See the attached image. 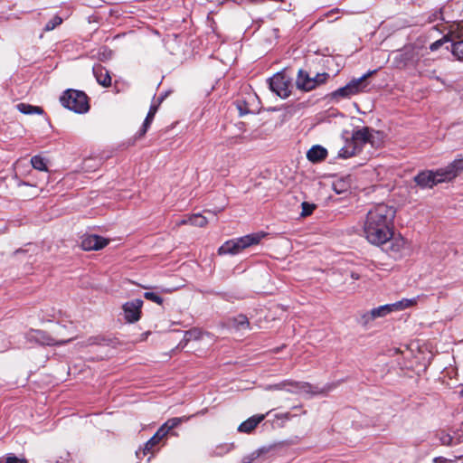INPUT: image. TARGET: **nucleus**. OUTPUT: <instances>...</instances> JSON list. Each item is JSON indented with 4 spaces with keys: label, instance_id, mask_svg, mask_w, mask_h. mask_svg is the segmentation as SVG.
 I'll return each mask as SVG.
<instances>
[{
    "label": "nucleus",
    "instance_id": "1",
    "mask_svg": "<svg viewBox=\"0 0 463 463\" xmlns=\"http://www.w3.org/2000/svg\"><path fill=\"white\" fill-rule=\"evenodd\" d=\"M395 214V208L384 203H379L371 209L364 225L366 240L377 246L385 244L393 234Z\"/></svg>",
    "mask_w": 463,
    "mask_h": 463
},
{
    "label": "nucleus",
    "instance_id": "2",
    "mask_svg": "<svg viewBox=\"0 0 463 463\" xmlns=\"http://www.w3.org/2000/svg\"><path fill=\"white\" fill-rule=\"evenodd\" d=\"M266 236L265 232L250 233L237 239L225 241L218 250L220 255L240 253L242 250L258 244Z\"/></svg>",
    "mask_w": 463,
    "mask_h": 463
},
{
    "label": "nucleus",
    "instance_id": "3",
    "mask_svg": "<svg viewBox=\"0 0 463 463\" xmlns=\"http://www.w3.org/2000/svg\"><path fill=\"white\" fill-rule=\"evenodd\" d=\"M332 389L331 385L324 387L314 386L306 382H296L291 380H285L279 383L268 385L266 390H286L289 392H303L313 395L324 394Z\"/></svg>",
    "mask_w": 463,
    "mask_h": 463
},
{
    "label": "nucleus",
    "instance_id": "4",
    "mask_svg": "<svg viewBox=\"0 0 463 463\" xmlns=\"http://www.w3.org/2000/svg\"><path fill=\"white\" fill-rule=\"evenodd\" d=\"M415 300L413 299H402L392 304H386L378 307L373 308L370 311L364 313L361 317V324L367 326L369 323L379 317H384L388 314L396 310H403L410 306L413 305Z\"/></svg>",
    "mask_w": 463,
    "mask_h": 463
},
{
    "label": "nucleus",
    "instance_id": "5",
    "mask_svg": "<svg viewBox=\"0 0 463 463\" xmlns=\"http://www.w3.org/2000/svg\"><path fill=\"white\" fill-rule=\"evenodd\" d=\"M60 100L63 107L76 113H85L90 109L87 95L80 90H68Z\"/></svg>",
    "mask_w": 463,
    "mask_h": 463
},
{
    "label": "nucleus",
    "instance_id": "6",
    "mask_svg": "<svg viewBox=\"0 0 463 463\" xmlns=\"http://www.w3.org/2000/svg\"><path fill=\"white\" fill-rule=\"evenodd\" d=\"M329 77L328 73H317L316 76L311 77L306 71L299 70L296 80L298 89L309 91L314 90L319 84L326 82Z\"/></svg>",
    "mask_w": 463,
    "mask_h": 463
},
{
    "label": "nucleus",
    "instance_id": "7",
    "mask_svg": "<svg viewBox=\"0 0 463 463\" xmlns=\"http://www.w3.org/2000/svg\"><path fill=\"white\" fill-rule=\"evenodd\" d=\"M269 86L272 92L282 99L291 93V80L284 72H278L269 79Z\"/></svg>",
    "mask_w": 463,
    "mask_h": 463
},
{
    "label": "nucleus",
    "instance_id": "8",
    "mask_svg": "<svg viewBox=\"0 0 463 463\" xmlns=\"http://www.w3.org/2000/svg\"><path fill=\"white\" fill-rule=\"evenodd\" d=\"M419 60L418 50L411 45L405 46L393 53V64L399 69L414 65Z\"/></svg>",
    "mask_w": 463,
    "mask_h": 463
},
{
    "label": "nucleus",
    "instance_id": "9",
    "mask_svg": "<svg viewBox=\"0 0 463 463\" xmlns=\"http://www.w3.org/2000/svg\"><path fill=\"white\" fill-rule=\"evenodd\" d=\"M375 72V71H368L362 77L358 79L352 80L349 83H347L345 86L339 88L336 90L334 93L335 97H342V98H348L353 95H355L359 93L360 91H363L366 86L367 83L365 82V80L373 75Z\"/></svg>",
    "mask_w": 463,
    "mask_h": 463
},
{
    "label": "nucleus",
    "instance_id": "10",
    "mask_svg": "<svg viewBox=\"0 0 463 463\" xmlns=\"http://www.w3.org/2000/svg\"><path fill=\"white\" fill-rule=\"evenodd\" d=\"M439 174V169L436 171L425 170L415 175L413 180L421 189L432 188L434 185L443 182V180H441L442 177L438 175Z\"/></svg>",
    "mask_w": 463,
    "mask_h": 463
},
{
    "label": "nucleus",
    "instance_id": "11",
    "mask_svg": "<svg viewBox=\"0 0 463 463\" xmlns=\"http://www.w3.org/2000/svg\"><path fill=\"white\" fill-rule=\"evenodd\" d=\"M385 244L387 245L385 250L394 259L402 257L408 250V242L402 236L392 235Z\"/></svg>",
    "mask_w": 463,
    "mask_h": 463
},
{
    "label": "nucleus",
    "instance_id": "12",
    "mask_svg": "<svg viewBox=\"0 0 463 463\" xmlns=\"http://www.w3.org/2000/svg\"><path fill=\"white\" fill-rule=\"evenodd\" d=\"M27 339L30 342H35L43 345H61L68 343V340H56L52 337L47 332L42 330H31L27 334Z\"/></svg>",
    "mask_w": 463,
    "mask_h": 463
},
{
    "label": "nucleus",
    "instance_id": "13",
    "mask_svg": "<svg viewBox=\"0 0 463 463\" xmlns=\"http://www.w3.org/2000/svg\"><path fill=\"white\" fill-rule=\"evenodd\" d=\"M143 301L139 298L126 302L123 307L124 317L128 323H135L140 319Z\"/></svg>",
    "mask_w": 463,
    "mask_h": 463
},
{
    "label": "nucleus",
    "instance_id": "14",
    "mask_svg": "<svg viewBox=\"0 0 463 463\" xmlns=\"http://www.w3.org/2000/svg\"><path fill=\"white\" fill-rule=\"evenodd\" d=\"M439 174L443 182H449L457 177L463 172V156L456 158L453 162L449 164L446 167L439 168Z\"/></svg>",
    "mask_w": 463,
    "mask_h": 463
},
{
    "label": "nucleus",
    "instance_id": "15",
    "mask_svg": "<svg viewBox=\"0 0 463 463\" xmlns=\"http://www.w3.org/2000/svg\"><path fill=\"white\" fill-rule=\"evenodd\" d=\"M109 244V240L99 235H86L81 240V248L84 250H99Z\"/></svg>",
    "mask_w": 463,
    "mask_h": 463
},
{
    "label": "nucleus",
    "instance_id": "16",
    "mask_svg": "<svg viewBox=\"0 0 463 463\" xmlns=\"http://www.w3.org/2000/svg\"><path fill=\"white\" fill-rule=\"evenodd\" d=\"M372 132L369 128H363L361 129L354 131L351 141L354 144L357 145L359 151L362 149V146L366 143H372Z\"/></svg>",
    "mask_w": 463,
    "mask_h": 463
},
{
    "label": "nucleus",
    "instance_id": "17",
    "mask_svg": "<svg viewBox=\"0 0 463 463\" xmlns=\"http://www.w3.org/2000/svg\"><path fill=\"white\" fill-rule=\"evenodd\" d=\"M265 414H256L243 422H241L238 427V431L242 433H250L264 419Z\"/></svg>",
    "mask_w": 463,
    "mask_h": 463
},
{
    "label": "nucleus",
    "instance_id": "18",
    "mask_svg": "<svg viewBox=\"0 0 463 463\" xmlns=\"http://www.w3.org/2000/svg\"><path fill=\"white\" fill-rule=\"evenodd\" d=\"M93 74L98 83L103 87H109L111 84V77L109 71L101 64H95L92 68Z\"/></svg>",
    "mask_w": 463,
    "mask_h": 463
},
{
    "label": "nucleus",
    "instance_id": "19",
    "mask_svg": "<svg viewBox=\"0 0 463 463\" xmlns=\"http://www.w3.org/2000/svg\"><path fill=\"white\" fill-rule=\"evenodd\" d=\"M327 156V150L320 145L313 146L307 152V158L312 163H318L326 159Z\"/></svg>",
    "mask_w": 463,
    "mask_h": 463
},
{
    "label": "nucleus",
    "instance_id": "20",
    "mask_svg": "<svg viewBox=\"0 0 463 463\" xmlns=\"http://www.w3.org/2000/svg\"><path fill=\"white\" fill-rule=\"evenodd\" d=\"M231 326L239 331L250 330V322L245 315H238L231 320Z\"/></svg>",
    "mask_w": 463,
    "mask_h": 463
},
{
    "label": "nucleus",
    "instance_id": "21",
    "mask_svg": "<svg viewBox=\"0 0 463 463\" xmlns=\"http://www.w3.org/2000/svg\"><path fill=\"white\" fill-rule=\"evenodd\" d=\"M359 152L357 145L351 140H346L345 145L339 150L338 156L341 158H349Z\"/></svg>",
    "mask_w": 463,
    "mask_h": 463
},
{
    "label": "nucleus",
    "instance_id": "22",
    "mask_svg": "<svg viewBox=\"0 0 463 463\" xmlns=\"http://www.w3.org/2000/svg\"><path fill=\"white\" fill-rule=\"evenodd\" d=\"M234 449V443H222L217 445L211 452V457H222Z\"/></svg>",
    "mask_w": 463,
    "mask_h": 463
},
{
    "label": "nucleus",
    "instance_id": "23",
    "mask_svg": "<svg viewBox=\"0 0 463 463\" xmlns=\"http://www.w3.org/2000/svg\"><path fill=\"white\" fill-rule=\"evenodd\" d=\"M16 109L23 114L32 115V114H43V110L41 107L33 106L26 103H19L16 105Z\"/></svg>",
    "mask_w": 463,
    "mask_h": 463
},
{
    "label": "nucleus",
    "instance_id": "24",
    "mask_svg": "<svg viewBox=\"0 0 463 463\" xmlns=\"http://www.w3.org/2000/svg\"><path fill=\"white\" fill-rule=\"evenodd\" d=\"M191 416L171 418L168 420H166L163 425L165 427V429H167L168 431H170L171 430L176 428L182 422L189 420Z\"/></svg>",
    "mask_w": 463,
    "mask_h": 463
},
{
    "label": "nucleus",
    "instance_id": "25",
    "mask_svg": "<svg viewBox=\"0 0 463 463\" xmlns=\"http://www.w3.org/2000/svg\"><path fill=\"white\" fill-rule=\"evenodd\" d=\"M451 52L458 61H463V40L451 44Z\"/></svg>",
    "mask_w": 463,
    "mask_h": 463
},
{
    "label": "nucleus",
    "instance_id": "26",
    "mask_svg": "<svg viewBox=\"0 0 463 463\" xmlns=\"http://www.w3.org/2000/svg\"><path fill=\"white\" fill-rule=\"evenodd\" d=\"M31 164H32L33 167L36 170L44 171V172L48 171L45 160L41 156H38V155L33 156L31 158Z\"/></svg>",
    "mask_w": 463,
    "mask_h": 463
},
{
    "label": "nucleus",
    "instance_id": "27",
    "mask_svg": "<svg viewBox=\"0 0 463 463\" xmlns=\"http://www.w3.org/2000/svg\"><path fill=\"white\" fill-rule=\"evenodd\" d=\"M190 224L197 227H204L208 221L206 217L203 216L200 213L190 215Z\"/></svg>",
    "mask_w": 463,
    "mask_h": 463
},
{
    "label": "nucleus",
    "instance_id": "28",
    "mask_svg": "<svg viewBox=\"0 0 463 463\" xmlns=\"http://www.w3.org/2000/svg\"><path fill=\"white\" fill-rule=\"evenodd\" d=\"M61 23H62V19L58 15H55L45 24L44 31H46V32L52 31V30L55 29L58 25H60Z\"/></svg>",
    "mask_w": 463,
    "mask_h": 463
},
{
    "label": "nucleus",
    "instance_id": "29",
    "mask_svg": "<svg viewBox=\"0 0 463 463\" xmlns=\"http://www.w3.org/2000/svg\"><path fill=\"white\" fill-rule=\"evenodd\" d=\"M450 36L445 35L441 39L432 43L430 46V51L435 52L439 50L445 43L450 42Z\"/></svg>",
    "mask_w": 463,
    "mask_h": 463
},
{
    "label": "nucleus",
    "instance_id": "30",
    "mask_svg": "<svg viewBox=\"0 0 463 463\" xmlns=\"http://www.w3.org/2000/svg\"><path fill=\"white\" fill-rule=\"evenodd\" d=\"M301 207H302V212H301L300 215L302 217H307L313 213V211L316 208V205L313 203H308L307 202H303L301 203Z\"/></svg>",
    "mask_w": 463,
    "mask_h": 463
},
{
    "label": "nucleus",
    "instance_id": "31",
    "mask_svg": "<svg viewBox=\"0 0 463 463\" xmlns=\"http://www.w3.org/2000/svg\"><path fill=\"white\" fill-rule=\"evenodd\" d=\"M144 298L146 299L153 301L158 305H162L163 301H164L163 298L159 295H157L156 293H154V292H145Z\"/></svg>",
    "mask_w": 463,
    "mask_h": 463
},
{
    "label": "nucleus",
    "instance_id": "32",
    "mask_svg": "<svg viewBox=\"0 0 463 463\" xmlns=\"http://www.w3.org/2000/svg\"><path fill=\"white\" fill-rule=\"evenodd\" d=\"M159 443L158 439L153 436L149 440H147L145 444L144 452H152L155 446Z\"/></svg>",
    "mask_w": 463,
    "mask_h": 463
},
{
    "label": "nucleus",
    "instance_id": "33",
    "mask_svg": "<svg viewBox=\"0 0 463 463\" xmlns=\"http://www.w3.org/2000/svg\"><path fill=\"white\" fill-rule=\"evenodd\" d=\"M261 454L260 450L253 451L252 453L246 455L242 458V463H252L256 458H258Z\"/></svg>",
    "mask_w": 463,
    "mask_h": 463
},
{
    "label": "nucleus",
    "instance_id": "34",
    "mask_svg": "<svg viewBox=\"0 0 463 463\" xmlns=\"http://www.w3.org/2000/svg\"><path fill=\"white\" fill-rule=\"evenodd\" d=\"M158 105H151L149 111L145 118V122H146V125H150L154 119V117L157 111Z\"/></svg>",
    "mask_w": 463,
    "mask_h": 463
},
{
    "label": "nucleus",
    "instance_id": "35",
    "mask_svg": "<svg viewBox=\"0 0 463 463\" xmlns=\"http://www.w3.org/2000/svg\"><path fill=\"white\" fill-rule=\"evenodd\" d=\"M439 439L443 445H454V437L450 436L449 434H442Z\"/></svg>",
    "mask_w": 463,
    "mask_h": 463
},
{
    "label": "nucleus",
    "instance_id": "36",
    "mask_svg": "<svg viewBox=\"0 0 463 463\" xmlns=\"http://www.w3.org/2000/svg\"><path fill=\"white\" fill-rule=\"evenodd\" d=\"M112 56V52L107 48H103L102 51L99 52V57L101 61H106L110 59Z\"/></svg>",
    "mask_w": 463,
    "mask_h": 463
},
{
    "label": "nucleus",
    "instance_id": "37",
    "mask_svg": "<svg viewBox=\"0 0 463 463\" xmlns=\"http://www.w3.org/2000/svg\"><path fill=\"white\" fill-rule=\"evenodd\" d=\"M168 432L169 431L167 430V429H165V427L162 425L154 434V436L160 441L163 438H165L167 435Z\"/></svg>",
    "mask_w": 463,
    "mask_h": 463
},
{
    "label": "nucleus",
    "instance_id": "38",
    "mask_svg": "<svg viewBox=\"0 0 463 463\" xmlns=\"http://www.w3.org/2000/svg\"><path fill=\"white\" fill-rule=\"evenodd\" d=\"M5 463H27L25 458H19L15 456H8L5 459Z\"/></svg>",
    "mask_w": 463,
    "mask_h": 463
},
{
    "label": "nucleus",
    "instance_id": "39",
    "mask_svg": "<svg viewBox=\"0 0 463 463\" xmlns=\"http://www.w3.org/2000/svg\"><path fill=\"white\" fill-rule=\"evenodd\" d=\"M149 126H150V125H146V122H145V121H144V123H143V125H142V127H141L140 130L138 131V136H139V137H143V136L146 133V131H147V129H148Z\"/></svg>",
    "mask_w": 463,
    "mask_h": 463
},
{
    "label": "nucleus",
    "instance_id": "40",
    "mask_svg": "<svg viewBox=\"0 0 463 463\" xmlns=\"http://www.w3.org/2000/svg\"><path fill=\"white\" fill-rule=\"evenodd\" d=\"M149 126H150V125H146V122H145V121H144V123H143V125H142V127H141L140 130L138 131V136H139V137H143V136L146 133V131H147V129H148Z\"/></svg>",
    "mask_w": 463,
    "mask_h": 463
},
{
    "label": "nucleus",
    "instance_id": "41",
    "mask_svg": "<svg viewBox=\"0 0 463 463\" xmlns=\"http://www.w3.org/2000/svg\"><path fill=\"white\" fill-rule=\"evenodd\" d=\"M237 108L240 111L241 116H243V115L249 113V109H244V107H242L241 104H240V103H238Z\"/></svg>",
    "mask_w": 463,
    "mask_h": 463
},
{
    "label": "nucleus",
    "instance_id": "42",
    "mask_svg": "<svg viewBox=\"0 0 463 463\" xmlns=\"http://www.w3.org/2000/svg\"><path fill=\"white\" fill-rule=\"evenodd\" d=\"M190 216H188L187 218H184L182 219L181 221H179L176 224L177 225H185V224H190Z\"/></svg>",
    "mask_w": 463,
    "mask_h": 463
},
{
    "label": "nucleus",
    "instance_id": "43",
    "mask_svg": "<svg viewBox=\"0 0 463 463\" xmlns=\"http://www.w3.org/2000/svg\"><path fill=\"white\" fill-rule=\"evenodd\" d=\"M463 440V433L459 434L458 437L454 440V444L459 443Z\"/></svg>",
    "mask_w": 463,
    "mask_h": 463
},
{
    "label": "nucleus",
    "instance_id": "44",
    "mask_svg": "<svg viewBox=\"0 0 463 463\" xmlns=\"http://www.w3.org/2000/svg\"><path fill=\"white\" fill-rule=\"evenodd\" d=\"M351 277L354 279H360V276L358 273H355V272H353L351 274Z\"/></svg>",
    "mask_w": 463,
    "mask_h": 463
},
{
    "label": "nucleus",
    "instance_id": "45",
    "mask_svg": "<svg viewBox=\"0 0 463 463\" xmlns=\"http://www.w3.org/2000/svg\"><path fill=\"white\" fill-rule=\"evenodd\" d=\"M161 291H162V292H165V293L170 292V290H169V289H165V288H162V290H161Z\"/></svg>",
    "mask_w": 463,
    "mask_h": 463
},
{
    "label": "nucleus",
    "instance_id": "46",
    "mask_svg": "<svg viewBox=\"0 0 463 463\" xmlns=\"http://www.w3.org/2000/svg\"><path fill=\"white\" fill-rule=\"evenodd\" d=\"M20 184L27 185V184H28V183H26V182H23V183H21Z\"/></svg>",
    "mask_w": 463,
    "mask_h": 463
},
{
    "label": "nucleus",
    "instance_id": "47",
    "mask_svg": "<svg viewBox=\"0 0 463 463\" xmlns=\"http://www.w3.org/2000/svg\"><path fill=\"white\" fill-rule=\"evenodd\" d=\"M288 417H289V413H286L285 418H288Z\"/></svg>",
    "mask_w": 463,
    "mask_h": 463
},
{
    "label": "nucleus",
    "instance_id": "48",
    "mask_svg": "<svg viewBox=\"0 0 463 463\" xmlns=\"http://www.w3.org/2000/svg\"><path fill=\"white\" fill-rule=\"evenodd\" d=\"M462 458V455L456 457L457 459H459Z\"/></svg>",
    "mask_w": 463,
    "mask_h": 463
}]
</instances>
